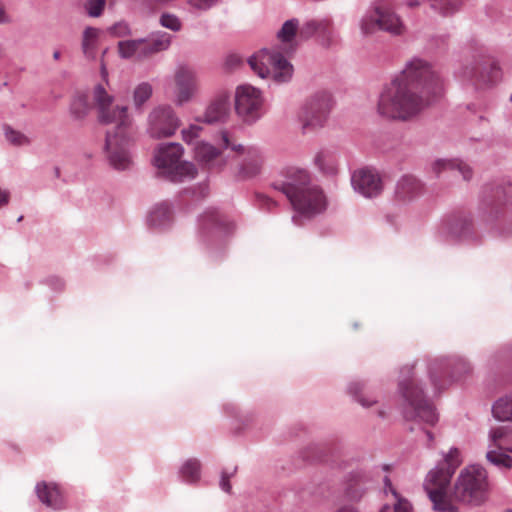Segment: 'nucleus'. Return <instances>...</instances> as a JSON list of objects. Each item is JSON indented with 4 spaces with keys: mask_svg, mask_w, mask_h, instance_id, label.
<instances>
[{
    "mask_svg": "<svg viewBox=\"0 0 512 512\" xmlns=\"http://www.w3.org/2000/svg\"><path fill=\"white\" fill-rule=\"evenodd\" d=\"M6 140L14 146H23L30 143L29 138L22 132L12 129L10 126H4Z\"/></svg>",
    "mask_w": 512,
    "mask_h": 512,
    "instance_id": "nucleus-34",
    "label": "nucleus"
},
{
    "mask_svg": "<svg viewBox=\"0 0 512 512\" xmlns=\"http://www.w3.org/2000/svg\"><path fill=\"white\" fill-rule=\"evenodd\" d=\"M235 471H236V469H234V471L230 474L227 471H224L222 473L220 486L227 493H230V491H231V485L229 483V479L234 474Z\"/></svg>",
    "mask_w": 512,
    "mask_h": 512,
    "instance_id": "nucleus-46",
    "label": "nucleus"
},
{
    "mask_svg": "<svg viewBox=\"0 0 512 512\" xmlns=\"http://www.w3.org/2000/svg\"><path fill=\"white\" fill-rule=\"evenodd\" d=\"M39 500L48 507L59 509L63 506V497L55 483L40 482L36 485Z\"/></svg>",
    "mask_w": 512,
    "mask_h": 512,
    "instance_id": "nucleus-20",
    "label": "nucleus"
},
{
    "mask_svg": "<svg viewBox=\"0 0 512 512\" xmlns=\"http://www.w3.org/2000/svg\"><path fill=\"white\" fill-rule=\"evenodd\" d=\"M509 451H510V452H512V448H511V449H509Z\"/></svg>",
    "mask_w": 512,
    "mask_h": 512,
    "instance_id": "nucleus-57",
    "label": "nucleus"
},
{
    "mask_svg": "<svg viewBox=\"0 0 512 512\" xmlns=\"http://www.w3.org/2000/svg\"><path fill=\"white\" fill-rule=\"evenodd\" d=\"M430 378H431L432 383L437 387V385H438L437 384V379H436V377H435V375L433 373L432 368L430 369Z\"/></svg>",
    "mask_w": 512,
    "mask_h": 512,
    "instance_id": "nucleus-53",
    "label": "nucleus"
},
{
    "mask_svg": "<svg viewBox=\"0 0 512 512\" xmlns=\"http://www.w3.org/2000/svg\"><path fill=\"white\" fill-rule=\"evenodd\" d=\"M172 221V211L167 203L155 206L148 217V223L152 227L160 228Z\"/></svg>",
    "mask_w": 512,
    "mask_h": 512,
    "instance_id": "nucleus-26",
    "label": "nucleus"
},
{
    "mask_svg": "<svg viewBox=\"0 0 512 512\" xmlns=\"http://www.w3.org/2000/svg\"><path fill=\"white\" fill-rule=\"evenodd\" d=\"M263 99L261 92L255 87L245 84L237 88L235 109L245 121H254L262 114Z\"/></svg>",
    "mask_w": 512,
    "mask_h": 512,
    "instance_id": "nucleus-12",
    "label": "nucleus"
},
{
    "mask_svg": "<svg viewBox=\"0 0 512 512\" xmlns=\"http://www.w3.org/2000/svg\"><path fill=\"white\" fill-rule=\"evenodd\" d=\"M201 130L202 128L198 125H190L182 130V138L186 143H191L199 136Z\"/></svg>",
    "mask_w": 512,
    "mask_h": 512,
    "instance_id": "nucleus-42",
    "label": "nucleus"
},
{
    "mask_svg": "<svg viewBox=\"0 0 512 512\" xmlns=\"http://www.w3.org/2000/svg\"><path fill=\"white\" fill-rule=\"evenodd\" d=\"M183 147L179 143L161 145L154 155V164L159 173L173 182L182 181L185 178H194L195 166L182 160Z\"/></svg>",
    "mask_w": 512,
    "mask_h": 512,
    "instance_id": "nucleus-7",
    "label": "nucleus"
},
{
    "mask_svg": "<svg viewBox=\"0 0 512 512\" xmlns=\"http://www.w3.org/2000/svg\"><path fill=\"white\" fill-rule=\"evenodd\" d=\"M153 88L150 83L142 82L133 91V103L136 109H141L152 96Z\"/></svg>",
    "mask_w": 512,
    "mask_h": 512,
    "instance_id": "nucleus-31",
    "label": "nucleus"
},
{
    "mask_svg": "<svg viewBox=\"0 0 512 512\" xmlns=\"http://www.w3.org/2000/svg\"><path fill=\"white\" fill-rule=\"evenodd\" d=\"M463 76L472 80L475 85L485 87L497 83L501 79L502 73L498 63L487 58L465 66Z\"/></svg>",
    "mask_w": 512,
    "mask_h": 512,
    "instance_id": "nucleus-15",
    "label": "nucleus"
},
{
    "mask_svg": "<svg viewBox=\"0 0 512 512\" xmlns=\"http://www.w3.org/2000/svg\"><path fill=\"white\" fill-rule=\"evenodd\" d=\"M505 512H512V510L510 509V510H507V511H505Z\"/></svg>",
    "mask_w": 512,
    "mask_h": 512,
    "instance_id": "nucleus-56",
    "label": "nucleus"
},
{
    "mask_svg": "<svg viewBox=\"0 0 512 512\" xmlns=\"http://www.w3.org/2000/svg\"><path fill=\"white\" fill-rule=\"evenodd\" d=\"M93 101L97 109L98 120L102 124L113 125L106 133L105 149L110 164L124 170L131 164L129 148L133 143V120L126 106L113 105L114 98L102 85L93 92Z\"/></svg>",
    "mask_w": 512,
    "mask_h": 512,
    "instance_id": "nucleus-3",
    "label": "nucleus"
},
{
    "mask_svg": "<svg viewBox=\"0 0 512 512\" xmlns=\"http://www.w3.org/2000/svg\"><path fill=\"white\" fill-rule=\"evenodd\" d=\"M483 209L492 218L512 213V183L499 184L489 189L484 196Z\"/></svg>",
    "mask_w": 512,
    "mask_h": 512,
    "instance_id": "nucleus-14",
    "label": "nucleus"
},
{
    "mask_svg": "<svg viewBox=\"0 0 512 512\" xmlns=\"http://www.w3.org/2000/svg\"><path fill=\"white\" fill-rule=\"evenodd\" d=\"M101 75H102V78L105 82L108 81V72H107V69H106V66L105 64L102 62L101 63Z\"/></svg>",
    "mask_w": 512,
    "mask_h": 512,
    "instance_id": "nucleus-51",
    "label": "nucleus"
},
{
    "mask_svg": "<svg viewBox=\"0 0 512 512\" xmlns=\"http://www.w3.org/2000/svg\"><path fill=\"white\" fill-rule=\"evenodd\" d=\"M486 458L490 463L496 466L505 468L512 467V458L507 454L490 449L486 454Z\"/></svg>",
    "mask_w": 512,
    "mask_h": 512,
    "instance_id": "nucleus-35",
    "label": "nucleus"
},
{
    "mask_svg": "<svg viewBox=\"0 0 512 512\" xmlns=\"http://www.w3.org/2000/svg\"><path fill=\"white\" fill-rule=\"evenodd\" d=\"M230 110L229 97L226 94L217 96L207 107L203 121L209 124L224 121Z\"/></svg>",
    "mask_w": 512,
    "mask_h": 512,
    "instance_id": "nucleus-19",
    "label": "nucleus"
},
{
    "mask_svg": "<svg viewBox=\"0 0 512 512\" xmlns=\"http://www.w3.org/2000/svg\"><path fill=\"white\" fill-rule=\"evenodd\" d=\"M442 90V82L430 65L413 59L380 93L377 112L380 116L407 121L428 106L430 96Z\"/></svg>",
    "mask_w": 512,
    "mask_h": 512,
    "instance_id": "nucleus-1",
    "label": "nucleus"
},
{
    "mask_svg": "<svg viewBox=\"0 0 512 512\" xmlns=\"http://www.w3.org/2000/svg\"><path fill=\"white\" fill-rule=\"evenodd\" d=\"M317 32L323 39L329 43L333 36V27L330 19L316 20Z\"/></svg>",
    "mask_w": 512,
    "mask_h": 512,
    "instance_id": "nucleus-37",
    "label": "nucleus"
},
{
    "mask_svg": "<svg viewBox=\"0 0 512 512\" xmlns=\"http://www.w3.org/2000/svg\"><path fill=\"white\" fill-rule=\"evenodd\" d=\"M101 35V30L95 27H86L83 31L81 48L84 56L87 59H95L98 41Z\"/></svg>",
    "mask_w": 512,
    "mask_h": 512,
    "instance_id": "nucleus-22",
    "label": "nucleus"
},
{
    "mask_svg": "<svg viewBox=\"0 0 512 512\" xmlns=\"http://www.w3.org/2000/svg\"><path fill=\"white\" fill-rule=\"evenodd\" d=\"M422 192L423 185L421 182L415 176L407 174L398 180L395 189V198L400 202L406 203L420 196Z\"/></svg>",
    "mask_w": 512,
    "mask_h": 512,
    "instance_id": "nucleus-18",
    "label": "nucleus"
},
{
    "mask_svg": "<svg viewBox=\"0 0 512 512\" xmlns=\"http://www.w3.org/2000/svg\"><path fill=\"white\" fill-rule=\"evenodd\" d=\"M203 224H214L217 226L224 225V219L223 216H221L217 210L215 209H209L207 210L201 217Z\"/></svg>",
    "mask_w": 512,
    "mask_h": 512,
    "instance_id": "nucleus-39",
    "label": "nucleus"
},
{
    "mask_svg": "<svg viewBox=\"0 0 512 512\" xmlns=\"http://www.w3.org/2000/svg\"><path fill=\"white\" fill-rule=\"evenodd\" d=\"M350 390L352 393H354L356 395L358 402L364 407H370L375 402V401H368L362 396V394H361L362 386L360 384L351 385Z\"/></svg>",
    "mask_w": 512,
    "mask_h": 512,
    "instance_id": "nucleus-44",
    "label": "nucleus"
},
{
    "mask_svg": "<svg viewBox=\"0 0 512 512\" xmlns=\"http://www.w3.org/2000/svg\"><path fill=\"white\" fill-rule=\"evenodd\" d=\"M180 120L168 105L155 107L148 116V133L152 138L161 139L174 135Z\"/></svg>",
    "mask_w": 512,
    "mask_h": 512,
    "instance_id": "nucleus-11",
    "label": "nucleus"
},
{
    "mask_svg": "<svg viewBox=\"0 0 512 512\" xmlns=\"http://www.w3.org/2000/svg\"><path fill=\"white\" fill-rule=\"evenodd\" d=\"M109 32L116 37H124L130 34V28L125 22H118L109 28Z\"/></svg>",
    "mask_w": 512,
    "mask_h": 512,
    "instance_id": "nucleus-43",
    "label": "nucleus"
},
{
    "mask_svg": "<svg viewBox=\"0 0 512 512\" xmlns=\"http://www.w3.org/2000/svg\"><path fill=\"white\" fill-rule=\"evenodd\" d=\"M171 45V35L166 32L153 34L148 39L120 41L118 53L124 59L142 60L167 50Z\"/></svg>",
    "mask_w": 512,
    "mask_h": 512,
    "instance_id": "nucleus-8",
    "label": "nucleus"
},
{
    "mask_svg": "<svg viewBox=\"0 0 512 512\" xmlns=\"http://www.w3.org/2000/svg\"><path fill=\"white\" fill-rule=\"evenodd\" d=\"M492 413L499 421L512 422V394L498 399L492 407Z\"/></svg>",
    "mask_w": 512,
    "mask_h": 512,
    "instance_id": "nucleus-29",
    "label": "nucleus"
},
{
    "mask_svg": "<svg viewBox=\"0 0 512 512\" xmlns=\"http://www.w3.org/2000/svg\"><path fill=\"white\" fill-rule=\"evenodd\" d=\"M317 32L316 20H311L299 27V39L306 40Z\"/></svg>",
    "mask_w": 512,
    "mask_h": 512,
    "instance_id": "nucleus-41",
    "label": "nucleus"
},
{
    "mask_svg": "<svg viewBox=\"0 0 512 512\" xmlns=\"http://www.w3.org/2000/svg\"><path fill=\"white\" fill-rule=\"evenodd\" d=\"M275 190L282 192L293 209L305 216H313L325 210L327 202L322 189L313 184L308 171L288 168L273 182Z\"/></svg>",
    "mask_w": 512,
    "mask_h": 512,
    "instance_id": "nucleus-5",
    "label": "nucleus"
},
{
    "mask_svg": "<svg viewBox=\"0 0 512 512\" xmlns=\"http://www.w3.org/2000/svg\"><path fill=\"white\" fill-rule=\"evenodd\" d=\"M160 24L163 27L175 32L179 31L182 28V23L180 19L176 15L170 13H164L161 15Z\"/></svg>",
    "mask_w": 512,
    "mask_h": 512,
    "instance_id": "nucleus-36",
    "label": "nucleus"
},
{
    "mask_svg": "<svg viewBox=\"0 0 512 512\" xmlns=\"http://www.w3.org/2000/svg\"><path fill=\"white\" fill-rule=\"evenodd\" d=\"M195 157L208 168H213L219 162V151L208 143H198L195 147Z\"/></svg>",
    "mask_w": 512,
    "mask_h": 512,
    "instance_id": "nucleus-24",
    "label": "nucleus"
},
{
    "mask_svg": "<svg viewBox=\"0 0 512 512\" xmlns=\"http://www.w3.org/2000/svg\"><path fill=\"white\" fill-rule=\"evenodd\" d=\"M8 22V16L5 12L3 4L0 2V23Z\"/></svg>",
    "mask_w": 512,
    "mask_h": 512,
    "instance_id": "nucleus-49",
    "label": "nucleus"
},
{
    "mask_svg": "<svg viewBox=\"0 0 512 512\" xmlns=\"http://www.w3.org/2000/svg\"><path fill=\"white\" fill-rule=\"evenodd\" d=\"M60 56H61V53L59 51H55L53 53V58L54 60H59L60 59Z\"/></svg>",
    "mask_w": 512,
    "mask_h": 512,
    "instance_id": "nucleus-54",
    "label": "nucleus"
},
{
    "mask_svg": "<svg viewBox=\"0 0 512 512\" xmlns=\"http://www.w3.org/2000/svg\"><path fill=\"white\" fill-rule=\"evenodd\" d=\"M406 5L410 8H415L421 5L419 0H407Z\"/></svg>",
    "mask_w": 512,
    "mask_h": 512,
    "instance_id": "nucleus-50",
    "label": "nucleus"
},
{
    "mask_svg": "<svg viewBox=\"0 0 512 512\" xmlns=\"http://www.w3.org/2000/svg\"><path fill=\"white\" fill-rule=\"evenodd\" d=\"M90 104L88 98L84 94H79L74 97L71 103V112L76 118H83L89 111Z\"/></svg>",
    "mask_w": 512,
    "mask_h": 512,
    "instance_id": "nucleus-33",
    "label": "nucleus"
},
{
    "mask_svg": "<svg viewBox=\"0 0 512 512\" xmlns=\"http://www.w3.org/2000/svg\"><path fill=\"white\" fill-rule=\"evenodd\" d=\"M351 182L356 191L368 198L378 196L383 189L379 174L370 168H362L355 171Z\"/></svg>",
    "mask_w": 512,
    "mask_h": 512,
    "instance_id": "nucleus-17",
    "label": "nucleus"
},
{
    "mask_svg": "<svg viewBox=\"0 0 512 512\" xmlns=\"http://www.w3.org/2000/svg\"><path fill=\"white\" fill-rule=\"evenodd\" d=\"M491 446L500 450L509 451L507 444L512 440V427L508 425L498 426L491 429L489 433Z\"/></svg>",
    "mask_w": 512,
    "mask_h": 512,
    "instance_id": "nucleus-25",
    "label": "nucleus"
},
{
    "mask_svg": "<svg viewBox=\"0 0 512 512\" xmlns=\"http://www.w3.org/2000/svg\"><path fill=\"white\" fill-rule=\"evenodd\" d=\"M399 387L410 407V410L405 412V417L418 418L427 424L434 425L438 420L437 414L433 406L424 398L422 389L418 387L414 367H405L401 371Z\"/></svg>",
    "mask_w": 512,
    "mask_h": 512,
    "instance_id": "nucleus-6",
    "label": "nucleus"
},
{
    "mask_svg": "<svg viewBox=\"0 0 512 512\" xmlns=\"http://www.w3.org/2000/svg\"><path fill=\"white\" fill-rule=\"evenodd\" d=\"M240 63V58L237 55H231L227 58V65L230 67L237 66Z\"/></svg>",
    "mask_w": 512,
    "mask_h": 512,
    "instance_id": "nucleus-48",
    "label": "nucleus"
},
{
    "mask_svg": "<svg viewBox=\"0 0 512 512\" xmlns=\"http://www.w3.org/2000/svg\"><path fill=\"white\" fill-rule=\"evenodd\" d=\"M462 463L460 451L452 448L444 456V461L431 470L425 479L424 489L433 503L434 509L441 512H458L457 503L480 505L487 498V472L478 465L464 468L452 490L448 491L455 470Z\"/></svg>",
    "mask_w": 512,
    "mask_h": 512,
    "instance_id": "nucleus-2",
    "label": "nucleus"
},
{
    "mask_svg": "<svg viewBox=\"0 0 512 512\" xmlns=\"http://www.w3.org/2000/svg\"><path fill=\"white\" fill-rule=\"evenodd\" d=\"M187 4L197 11H207L220 0H186Z\"/></svg>",
    "mask_w": 512,
    "mask_h": 512,
    "instance_id": "nucleus-40",
    "label": "nucleus"
},
{
    "mask_svg": "<svg viewBox=\"0 0 512 512\" xmlns=\"http://www.w3.org/2000/svg\"><path fill=\"white\" fill-rule=\"evenodd\" d=\"M182 478L189 483H193L200 478V463L196 459H189L184 463L181 469Z\"/></svg>",
    "mask_w": 512,
    "mask_h": 512,
    "instance_id": "nucleus-32",
    "label": "nucleus"
},
{
    "mask_svg": "<svg viewBox=\"0 0 512 512\" xmlns=\"http://www.w3.org/2000/svg\"><path fill=\"white\" fill-rule=\"evenodd\" d=\"M360 27L365 35L372 34L376 30H382L396 36L405 32V26L400 17L389 7L383 5H377L369 11L362 18Z\"/></svg>",
    "mask_w": 512,
    "mask_h": 512,
    "instance_id": "nucleus-9",
    "label": "nucleus"
},
{
    "mask_svg": "<svg viewBox=\"0 0 512 512\" xmlns=\"http://www.w3.org/2000/svg\"><path fill=\"white\" fill-rule=\"evenodd\" d=\"M258 201L262 208L271 210L276 206V202L265 195H258Z\"/></svg>",
    "mask_w": 512,
    "mask_h": 512,
    "instance_id": "nucleus-45",
    "label": "nucleus"
},
{
    "mask_svg": "<svg viewBox=\"0 0 512 512\" xmlns=\"http://www.w3.org/2000/svg\"><path fill=\"white\" fill-rule=\"evenodd\" d=\"M277 39L282 45L279 50H261L249 58L251 69L261 78L271 76L276 82L284 83L291 79L293 66L287 61L285 55L292 53L298 44L299 21L290 19L283 23L277 33Z\"/></svg>",
    "mask_w": 512,
    "mask_h": 512,
    "instance_id": "nucleus-4",
    "label": "nucleus"
},
{
    "mask_svg": "<svg viewBox=\"0 0 512 512\" xmlns=\"http://www.w3.org/2000/svg\"><path fill=\"white\" fill-rule=\"evenodd\" d=\"M332 107V99L327 92H319L308 99L300 113V121L305 129L323 127Z\"/></svg>",
    "mask_w": 512,
    "mask_h": 512,
    "instance_id": "nucleus-10",
    "label": "nucleus"
},
{
    "mask_svg": "<svg viewBox=\"0 0 512 512\" xmlns=\"http://www.w3.org/2000/svg\"><path fill=\"white\" fill-rule=\"evenodd\" d=\"M175 103L179 106L191 101L198 91V78L193 68L181 65L174 73Z\"/></svg>",
    "mask_w": 512,
    "mask_h": 512,
    "instance_id": "nucleus-16",
    "label": "nucleus"
},
{
    "mask_svg": "<svg viewBox=\"0 0 512 512\" xmlns=\"http://www.w3.org/2000/svg\"><path fill=\"white\" fill-rule=\"evenodd\" d=\"M105 4L106 0H88L85 8L89 16L99 17L105 8Z\"/></svg>",
    "mask_w": 512,
    "mask_h": 512,
    "instance_id": "nucleus-38",
    "label": "nucleus"
},
{
    "mask_svg": "<svg viewBox=\"0 0 512 512\" xmlns=\"http://www.w3.org/2000/svg\"><path fill=\"white\" fill-rule=\"evenodd\" d=\"M426 436H427V439H428V446L431 447L432 446V443L434 441V436L433 434L430 432V431H426Z\"/></svg>",
    "mask_w": 512,
    "mask_h": 512,
    "instance_id": "nucleus-52",
    "label": "nucleus"
},
{
    "mask_svg": "<svg viewBox=\"0 0 512 512\" xmlns=\"http://www.w3.org/2000/svg\"><path fill=\"white\" fill-rule=\"evenodd\" d=\"M221 141L224 148H230L232 151L243 156L240 172L245 177L257 175L263 165V157L255 147H245L237 143L227 131L221 132Z\"/></svg>",
    "mask_w": 512,
    "mask_h": 512,
    "instance_id": "nucleus-13",
    "label": "nucleus"
},
{
    "mask_svg": "<svg viewBox=\"0 0 512 512\" xmlns=\"http://www.w3.org/2000/svg\"><path fill=\"white\" fill-rule=\"evenodd\" d=\"M430 8L443 17H449L462 6V0H429Z\"/></svg>",
    "mask_w": 512,
    "mask_h": 512,
    "instance_id": "nucleus-28",
    "label": "nucleus"
},
{
    "mask_svg": "<svg viewBox=\"0 0 512 512\" xmlns=\"http://www.w3.org/2000/svg\"><path fill=\"white\" fill-rule=\"evenodd\" d=\"M10 199V193L0 188V207L7 205Z\"/></svg>",
    "mask_w": 512,
    "mask_h": 512,
    "instance_id": "nucleus-47",
    "label": "nucleus"
},
{
    "mask_svg": "<svg viewBox=\"0 0 512 512\" xmlns=\"http://www.w3.org/2000/svg\"><path fill=\"white\" fill-rule=\"evenodd\" d=\"M316 167L325 175H335L338 163L335 155L329 151H320L314 158Z\"/></svg>",
    "mask_w": 512,
    "mask_h": 512,
    "instance_id": "nucleus-27",
    "label": "nucleus"
},
{
    "mask_svg": "<svg viewBox=\"0 0 512 512\" xmlns=\"http://www.w3.org/2000/svg\"><path fill=\"white\" fill-rule=\"evenodd\" d=\"M338 512H354V511L352 509H346L345 508V509H342V510H340Z\"/></svg>",
    "mask_w": 512,
    "mask_h": 512,
    "instance_id": "nucleus-55",
    "label": "nucleus"
},
{
    "mask_svg": "<svg viewBox=\"0 0 512 512\" xmlns=\"http://www.w3.org/2000/svg\"><path fill=\"white\" fill-rule=\"evenodd\" d=\"M471 224V217L469 215L461 214L454 216L450 220L449 229L454 236L460 237L469 231Z\"/></svg>",
    "mask_w": 512,
    "mask_h": 512,
    "instance_id": "nucleus-30",
    "label": "nucleus"
},
{
    "mask_svg": "<svg viewBox=\"0 0 512 512\" xmlns=\"http://www.w3.org/2000/svg\"><path fill=\"white\" fill-rule=\"evenodd\" d=\"M384 491L387 493L389 490L392 496L391 499V505L386 504L381 509L380 512H411V505L410 503L402 498L399 493L393 488L391 481L388 477H385L384 479Z\"/></svg>",
    "mask_w": 512,
    "mask_h": 512,
    "instance_id": "nucleus-23",
    "label": "nucleus"
},
{
    "mask_svg": "<svg viewBox=\"0 0 512 512\" xmlns=\"http://www.w3.org/2000/svg\"><path fill=\"white\" fill-rule=\"evenodd\" d=\"M433 171L436 175L442 171H449L453 175H462L464 180H469L472 177V169L459 160H437L433 164Z\"/></svg>",
    "mask_w": 512,
    "mask_h": 512,
    "instance_id": "nucleus-21",
    "label": "nucleus"
}]
</instances>
